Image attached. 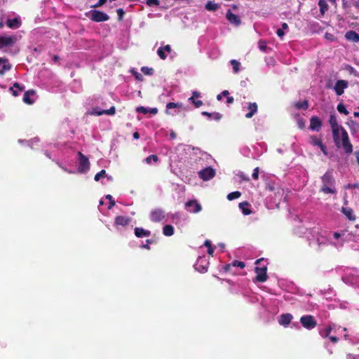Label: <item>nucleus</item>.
Here are the masks:
<instances>
[{
  "mask_svg": "<svg viewBox=\"0 0 359 359\" xmlns=\"http://www.w3.org/2000/svg\"><path fill=\"white\" fill-rule=\"evenodd\" d=\"M201 96V93L198 91H194L192 93V96L189 98V101L191 102L196 108L200 107L203 104L202 100H196L195 98H198Z\"/></svg>",
  "mask_w": 359,
  "mask_h": 359,
  "instance_id": "nucleus-20",
  "label": "nucleus"
},
{
  "mask_svg": "<svg viewBox=\"0 0 359 359\" xmlns=\"http://www.w3.org/2000/svg\"><path fill=\"white\" fill-rule=\"evenodd\" d=\"M257 104L255 102H250L248 104L249 111L245 114V118H252L257 111Z\"/></svg>",
  "mask_w": 359,
  "mask_h": 359,
  "instance_id": "nucleus-23",
  "label": "nucleus"
},
{
  "mask_svg": "<svg viewBox=\"0 0 359 359\" xmlns=\"http://www.w3.org/2000/svg\"><path fill=\"white\" fill-rule=\"evenodd\" d=\"M250 205L248 202L244 201L240 203L238 206L243 215H249L252 212V211L248 208Z\"/></svg>",
  "mask_w": 359,
  "mask_h": 359,
  "instance_id": "nucleus-26",
  "label": "nucleus"
},
{
  "mask_svg": "<svg viewBox=\"0 0 359 359\" xmlns=\"http://www.w3.org/2000/svg\"><path fill=\"white\" fill-rule=\"evenodd\" d=\"M165 217V212L161 208H155L150 212V219L153 222H159Z\"/></svg>",
  "mask_w": 359,
  "mask_h": 359,
  "instance_id": "nucleus-8",
  "label": "nucleus"
},
{
  "mask_svg": "<svg viewBox=\"0 0 359 359\" xmlns=\"http://www.w3.org/2000/svg\"><path fill=\"white\" fill-rule=\"evenodd\" d=\"M232 269H233V265L231 264H228L223 266V270L226 273H234V272L232 271Z\"/></svg>",
  "mask_w": 359,
  "mask_h": 359,
  "instance_id": "nucleus-46",
  "label": "nucleus"
},
{
  "mask_svg": "<svg viewBox=\"0 0 359 359\" xmlns=\"http://www.w3.org/2000/svg\"><path fill=\"white\" fill-rule=\"evenodd\" d=\"M146 4L149 6H159L160 2L158 0H147Z\"/></svg>",
  "mask_w": 359,
  "mask_h": 359,
  "instance_id": "nucleus-50",
  "label": "nucleus"
},
{
  "mask_svg": "<svg viewBox=\"0 0 359 359\" xmlns=\"http://www.w3.org/2000/svg\"><path fill=\"white\" fill-rule=\"evenodd\" d=\"M15 39L11 36H0V48L12 46L15 43Z\"/></svg>",
  "mask_w": 359,
  "mask_h": 359,
  "instance_id": "nucleus-11",
  "label": "nucleus"
},
{
  "mask_svg": "<svg viewBox=\"0 0 359 359\" xmlns=\"http://www.w3.org/2000/svg\"><path fill=\"white\" fill-rule=\"evenodd\" d=\"M226 18L228 21L236 26H239L241 24L240 18L233 14L230 10H229L226 14Z\"/></svg>",
  "mask_w": 359,
  "mask_h": 359,
  "instance_id": "nucleus-14",
  "label": "nucleus"
},
{
  "mask_svg": "<svg viewBox=\"0 0 359 359\" xmlns=\"http://www.w3.org/2000/svg\"><path fill=\"white\" fill-rule=\"evenodd\" d=\"M233 102H234V99H233V97H231V96H228V97H226V103H227L228 104H232Z\"/></svg>",
  "mask_w": 359,
  "mask_h": 359,
  "instance_id": "nucleus-63",
  "label": "nucleus"
},
{
  "mask_svg": "<svg viewBox=\"0 0 359 359\" xmlns=\"http://www.w3.org/2000/svg\"><path fill=\"white\" fill-rule=\"evenodd\" d=\"M329 123L330 124L331 128H335L339 127H342L338 124L336 116L334 114H331L329 119Z\"/></svg>",
  "mask_w": 359,
  "mask_h": 359,
  "instance_id": "nucleus-32",
  "label": "nucleus"
},
{
  "mask_svg": "<svg viewBox=\"0 0 359 359\" xmlns=\"http://www.w3.org/2000/svg\"><path fill=\"white\" fill-rule=\"evenodd\" d=\"M204 245L208 248V254L212 256L214 253V248L212 246L211 241L206 240L204 243Z\"/></svg>",
  "mask_w": 359,
  "mask_h": 359,
  "instance_id": "nucleus-36",
  "label": "nucleus"
},
{
  "mask_svg": "<svg viewBox=\"0 0 359 359\" xmlns=\"http://www.w3.org/2000/svg\"><path fill=\"white\" fill-rule=\"evenodd\" d=\"M255 271L256 276L255 278V282L264 283L268 279L267 268L266 266L263 267H255Z\"/></svg>",
  "mask_w": 359,
  "mask_h": 359,
  "instance_id": "nucleus-4",
  "label": "nucleus"
},
{
  "mask_svg": "<svg viewBox=\"0 0 359 359\" xmlns=\"http://www.w3.org/2000/svg\"><path fill=\"white\" fill-rule=\"evenodd\" d=\"M151 161H153L154 162H157L158 161V157L155 154H151V155L147 156L145 159V161L148 164H150Z\"/></svg>",
  "mask_w": 359,
  "mask_h": 359,
  "instance_id": "nucleus-40",
  "label": "nucleus"
},
{
  "mask_svg": "<svg viewBox=\"0 0 359 359\" xmlns=\"http://www.w3.org/2000/svg\"><path fill=\"white\" fill-rule=\"evenodd\" d=\"M106 198L108 199L109 202L108 208L109 209L112 208V207H114L115 205V201H114V200H113L112 196L110 194H108L106 196Z\"/></svg>",
  "mask_w": 359,
  "mask_h": 359,
  "instance_id": "nucleus-47",
  "label": "nucleus"
},
{
  "mask_svg": "<svg viewBox=\"0 0 359 359\" xmlns=\"http://www.w3.org/2000/svg\"><path fill=\"white\" fill-rule=\"evenodd\" d=\"M174 227L170 224H166L163 228V233L165 236H171L174 234Z\"/></svg>",
  "mask_w": 359,
  "mask_h": 359,
  "instance_id": "nucleus-29",
  "label": "nucleus"
},
{
  "mask_svg": "<svg viewBox=\"0 0 359 359\" xmlns=\"http://www.w3.org/2000/svg\"><path fill=\"white\" fill-rule=\"evenodd\" d=\"M134 233L135 236L137 238L148 237L151 235L150 231L144 229L142 227H135L134 229Z\"/></svg>",
  "mask_w": 359,
  "mask_h": 359,
  "instance_id": "nucleus-21",
  "label": "nucleus"
},
{
  "mask_svg": "<svg viewBox=\"0 0 359 359\" xmlns=\"http://www.w3.org/2000/svg\"><path fill=\"white\" fill-rule=\"evenodd\" d=\"M107 2V0H99L95 4L92 5L91 8H98L103 6Z\"/></svg>",
  "mask_w": 359,
  "mask_h": 359,
  "instance_id": "nucleus-52",
  "label": "nucleus"
},
{
  "mask_svg": "<svg viewBox=\"0 0 359 359\" xmlns=\"http://www.w3.org/2000/svg\"><path fill=\"white\" fill-rule=\"evenodd\" d=\"M341 145L346 154H351L353 151V145L350 142L348 133L346 130H343V134L341 137Z\"/></svg>",
  "mask_w": 359,
  "mask_h": 359,
  "instance_id": "nucleus-6",
  "label": "nucleus"
},
{
  "mask_svg": "<svg viewBox=\"0 0 359 359\" xmlns=\"http://www.w3.org/2000/svg\"><path fill=\"white\" fill-rule=\"evenodd\" d=\"M201 114L208 117L210 119L212 118L217 121H219L222 118V115L219 112L210 113L208 111H203Z\"/></svg>",
  "mask_w": 359,
  "mask_h": 359,
  "instance_id": "nucleus-27",
  "label": "nucleus"
},
{
  "mask_svg": "<svg viewBox=\"0 0 359 359\" xmlns=\"http://www.w3.org/2000/svg\"><path fill=\"white\" fill-rule=\"evenodd\" d=\"M309 143L313 146H318L319 147L323 144V142L320 139L318 138L317 137L313 135L310 137Z\"/></svg>",
  "mask_w": 359,
  "mask_h": 359,
  "instance_id": "nucleus-33",
  "label": "nucleus"
},
{
  "mask_svg": "<svg viewBox=\"0 0 359 359\" xmlns=\"http://www.w3.org/2000/svg\"><path fill=\"white\" fill-rule=\"evenodd\" d=\"M332 330V327L331 325H327L326 327V328L320 332V335L324 337V338H327L328 337H330V334L331 333Z\"/></svg>",
  "mask_w": 359,
  "mask_h": 359,
  "instance_id": "nucleus-37",
  "label": "nucleus"
},
{
  "mask_svg": "<svg viewBox=\"0 0 359 359\" xmlns=\"http://www.w3.org/2000/svg\"><path fill=\"white\" fill-rule=\"evenodd\" d=\"M215 170L211 167H207L198 172V176L204 181L212 179L215 176Z\"/></svg>",
  "mask_w": 359,
  "mask_h": 359,
  "instance_id": "nucleus-7",
  "label": "nucleus"
},
{
  "mask_svg": "<svg viewBox=\"0 0 359 359\" xmlns=\"http://www.w3.org/2000/svg\"><path fill=\"white\" fill-rule=\"evenodd\" d=\"M134 76H135V78L136 80L137 81H142L143 80V76L141 74L135 72H134Z\"/></svg>",
  "mask_w": 359,
  "mask_h": 359,
  "instance_id": "nucleus-57",
  "label": "nucleus"
},
{
  "mask_svg": "<svg viewBox=\"0 0 359 359\" xmlns=\"http://www.w3.org/2000/svg\"><path fill=\"white\" fill-rule=\"evenodd\" d=\"M79 156V167H78V171L81 173L86 172L89 170L90 168V162L85 155H83L81 151H79L78 153Z\"/></svg>",
  "mask_w": 359,
  "mask_h": 359,
  "instance_id": "nucleus-3",
  "label": "nucleus"
},
{
  "mask_svg": "<svg viewBox=\"0 0 359 359\" xmlns=\"http://www.w3.org/2000/svg\"><path fill=\"white\" fill-rule=\"evenodd\" d=\"M348 83L346 80H338L334 85V90L337 95H341L344 89L348 88Z\"/></svg>",
  "mask_w": 359,
  "mask_h": 359,
  "instance_id": "nucleus-9",
  "label": "nucleus"
},
{
  "mask_svg": "<svg viewBox=\"0 0 359 359\" xmlns=\"http://www.w3.org/2000/svg\"><path fill=\"white\" fill-rule=\"evenodd\" d=\"M238 176L245 181H249L250 178L247 176H245V175L243 172H241Z\"/></svg>",
  "mask_w": 359,
  "mask_h": 359,
  "instance_id": "nucleus-64",
  "label": "nucleus"
},
{
  "mask_svg": "<svg viewBox=\"0 0 359 359\" xmlns=\"http://www.w3.org/2000/svg\"><path fill=\"white\" fill-rule=\"evenodd\" d=\"M131 219L128 217L119 215L115 218L114 224L116 226H126L129 224Z\"/></svg>",
  "mask_w": 359,
  "mask_h": 359,
  "instance_id": "nucleus-17",
  "label": "nucleus"
},
{
  "mask_svg": "<svg viewBox=\"0 0 359 359\" xmlns=\"http://www.w3.org/2000/svg\"><path fill=\"white\" fill-rule=\"evenodd\" d=\"M205 8L207 11H215L218 9L219 5L215 4L211 1H209L206 3Z\"/></svg>",
  "mask_w": 359,
  "mask_h": 359,
  "instance_id": "nucleus-31",
  "label": "nucleus"
},
{
  "mask_svg": "<svg viewBox=\"0 0 359 359\" xmlns=\"http://www.w3.org/2000/svg\"><path fill=\"white\" fill-rule=\"evenodd\" d=\"M297 125L299 128L302 129L305 126V122L302 118H300L297 121Z\"/></svg>",
  "mask_w": 359,
  "mask_h": 359,
  "instance_id": "nucleus-56",
  "label": "nucleus"
},
{
  "mask_svg": "<svg viewBox=\"0 0 359 359\" xmlns=\"http://www.w3.org/2000/svg\"><path fill=\"white\" fill-rule=\"evenodd\" d=\"M294 106L297 109L306 110L309 107V101L307 100H304L302 102H297L294 104Z\"/></svg>",
  "mask_w": 359,
  "mask_h": 359,
  "instance_id": "nucleus-28",
  "label": "nucleus"
},
{
  "mask_svg": "<svg viewBox=\"0 0 359 359\" xmlns=\"http://www.w3.org/2000/svg\"><path fill=\"white\" fill-rule=\"evenodd\" d=\"M320 150L323 151V153L325 154V155H327V148L323 144V143L319 146Z\"/></svg>",
  "mask_w": 359,
  "mask_h": 359,
  "instance_id": "nucleus-62",
  "label": "nucleus"
},
{
  "mask_svg": "<svg viewBox=\"0 0 359 359\" xmlns=\"http://www.w3.org/2000/svg\"><path fill=\"white\" fill-rule=\"evenodd\" d=\"M241 196V193L238 191L231 192L227 195V198L229 201L234 200L239 198Z\"/></svg>",
  "mask_w": 359,
  "mask_h": 359,
  "instance_id": "nucleus-35",
  "label": "nucleus"
},
{
  "mask_svg": "<svg viewBox=\"0 0 359 359\" xmlns=\"http://www.w3.org/2000/svg\"><path fill=\"white\" fill-rule=\"evenodd\" d=\"M154 243V241L153 240H151V239H147V240L146 241V244L143 245L142 246V248H145V249H147V250H150V246H149V245H150V244H152V243Z\"/></svg>",
  "mask_w": 359,
  "mask_h": 359,
  "instance_id": "nucleus-54",
  "label": "nucleus"
},
{
  "mask_svg": "<svg viewBox=\"0 0 359 359\" xmlns=\"http://www.w3.org/2000/svg\"><path fill=\"white\" fill-rule=\"evenodd\" d=\"M171 50V46L170 45H166L158 48L157 50V54L161 59L165 60L167 57V53H170Z\"/></svg>",
  "mask_w": 359,
  "mask_h": 359,
  "instance_id": "nucleus-18",
  "label": "nucleus"
},
{
  "mask_svg": "<svg viewBox=\"0 0 359 359\" xmlns=\"http://www.w3.org/2000/svg\"><path fill=\"white\" fill-rule=\"evenodd\" d=\"M10 90L12 92L13 96L17 97L19 95L20 92L17 89L15 90L13 86L10 88Z\"/></svg>",
  "mask_w": 359,
  "mask_h": 359,
  "instance_id": "nucleus-59",
  "label": "nucleus"
},
{
  "mask_svg": "<svg viewBox=\"0 0 359 359\" xmlns=\"http://www.w3.org/2000/svg\"><path fill=\"white\" fill-rule=\"evenodd\" d=\"M350 130L352 133H355L359 130V124L353 121H351L349 123Z\"/></svg>",
  "mask_w": 359,
  "mask_h": 359,
  "instance_id": "nucleus-34",
  "label": "nucleus"
},
{
  "mask_svg": "<svg viewBox=\"0 0 359 359\" xmlns=\"http://www.w3.org/2000/svg\"><path fill=\"white\" fill-rule=\"evenodd\" d=\"M322 186L320 191L324 194H336L337 191L334 188L335 180L331 172H326L321 177Z\"/></svg>",
  "mask_w": 359,
  "mask_h": 359,
  "instance_id": "nucleus-1",
  "label": "nucleus"
},
{
  "mask_svg": "<svg viewBox=\"0 0 359 359\" xmlns=\"http://www.w3.org/2000/svg\"><path fill=\"white\" fill-rule=\"evenodd\" d=\"M11 68V65L3 63L2 68L0 69V74L2 75L5 73V72H7L10 70Z\"/></svg>",
  "mask_w": 359,
  "mask_h": 359,
  "instance_id": "nucleus-45",
  "label": "nucleus"
},
{
  "mask_svg": "<svg viewBox=\"0 0 359 359\" xmlns=\"http://www.w3.org/2000/svg\"><path fill=\"white\" fill-rule=\"evenodd\" d=\"M116 13H117V15H118V20H123V18L125 15V12L123 11V8H118L116 10Z\"/></svg>",
  "mask_w": 359,
  "mask_h": 359,
  "instance_id": "nucleus-51",
  "label": "nucleus"
},
{
  "mask_svg": "<svg viewBox=\"0 0 359 359\" xmlns=\"http://www.w3.org/2000/svg\"><path fill=\"white\" fill-rule=\"evenodd\" d=\"M343 130H345L343 127H339V128H335L332 129L333 140H334L335 145L337 147H340L339 133H341V135L342 136Z\"/></svg>",
  "mask_w": 359,
  "mask_h": 359,
  "instance_id": "nucleus-12",
  "label": "nucleus"
},
{
  "mask_svg": "<svg viewBox=\"0 0 359 359\" xmlns=\"http://www.w3.org/2000/svg\"><path fill=\"white\" fill-rule=\"evenodd\" d=\"M276 34L280 38H282L285 35V32L283 29H278L276 32Z\"/></svg>",
  "mask_w": 359,
  "mask_h": 359,
  "instance_id": "nucleus-61",
  "label": "nucleus"
},
{
  "mask_svg": "<svg viewBox=\"0 0 359 359\" xmlns=\"http://www.w3.org/2000/svg\"><path fill=\"white\" fill-rule=\"evenodd\" d=\"M35 93L36 92L34 90H29L27 91H25L23 97L24 102L28 104H32L34 102V100L32 99L30 97L34 95Z\"/></svg>",
  "mask_w": 359,
  "mask_h": 359,
  "instance_id": "nucleus-24",
  "label": "nucleus"
},
{
  "mask_svg": "<svg viewBox=\"0 0 359 359\" xmlns=\"http://www.w3.org/2000/svg\"><path fill=\"white\" fill-rule=\"evenodd\" d=\"M293 316L290 313H283L279 316L278 323L280 325L287 327L290 325Z\"/></svg>",
  "mask_w": 359,
  "mask_h": 359,
  "instance_id": "nucleus-15",
  "label": "nucleus"
},
{
  "mask_svg": "<svg viewBox=\"0 0 359 359\" xmlns=\"http://www.w3.org/2000/svg\"><path fill=\"white\" fill-rule=\"evenodd\" d=\"M142 72L145 75H152L154 74V69L148 67H142L141 68Z\"/></svg>",
  "mask_w": 359,
  "mask_h": 359,
  "instance_id": "nucleus-39",
  "label": "nucleus"
},
{
  "mask_svg": "<svg viewBox=\"0 0 359 359\" xmlns=\"http://www.w3.org/2000/svg\"><path fill=\"white\" fill-rule=\"evenodd\" d=\"M322 126V122L318 116H312L310 119L309 128L314 131H319Z\"/></svg>",
  "mask_w": 359,
  "mask_h": 359,
  "instance_id": "nucleus-13",
  "label": "nucleus"
},
{
  "mask_svg": "<svg viewBox=\"0 0 359 359\" xmlns=\"http://www.w3.org/2000/svg\"><path fill=\"white\" fill-rule=\"evenodd\" d=\"M347 359H359V354L354 355V354L349 353L347 355Z\"/></svg>",
  "mask_w": 359,
  "mask_h": 359,
  "instance_id": "nucleus-60",
  "label": "nucleus"
},
{
  "mask_svg": "<svg viewBox=\"0 0 359 359\" xmlns=\"http://www.w3.org/2000/svg\"><path fill=\"white\" fill-rule=\"evenodd\" d=\"M116 112V108L114 106H112L109 109H100L99 108H94L93 114L97 115V116H101L103 114H107V115H114Z\"/></svg>",
  "mask_w": 359,
  "mask_h": 359,
  "instance_id": "nucleus-16",
  "label": "nucleus"
},
{
  "mask_svg": "<svg viewBox=\"0 0 359 359\" xmlns=\"http://www.w3.org/2000/svg\"><path fill=\"white\" fill-rule=\"evenodd\" d=\"M105 176H106L105 170H102L95 175L94 180L95 181H99L100 180V178L104 177Z\"/></svg>",
  "mask_w": 359,
  "mask_h": 359,
  "instance_id": "nucleus-43",
  "label": "nucleus"
},
{
  "mask_svg": "<svg viewBox=\"0 0 359 359\" xmlns=\"http://www.w3.org/2000/svg\"><path fill=\"white\" fill-rule=\"evenodd\" d=\"M341 212L346 216V217L350 221H355L356 217L354 215L353 210L349 207H342Z\"/></svg>",
  "mask_w": 359,
  "mask_h": 359,
  "instance_id": "nucleus-19",
  "label": "nucleus"
},
{
  "mask_svg": "<svg viewBox=\"0 0 359 359\" xmlns=\"http://www.w3.org/2000/svg\"><path fill=\"white\" fill-rule=\"evenodd\" d=\"M345 38L351 41L358 43L359 42V34L353 30L347 32L345 34Z\"/></svg>",
  "mask_w": 359,
  "mask_h": 359,
  "instance_id": "nucleus-22",
  "label": "nucleus"
},
{
  "mask_svg": "<svg viewBox=\"0 0 359 359\" xmlns=\"http://www.w3.org/2000/svg\"><path fill=\"white\" fill-rule=\"evenodd\" d=\"M185 205L188 208V210L192 213L199 212L202 209L201 204L198 203L196 200L187 202Z\"/></svg>",
  "mask_w": 359,
  "mask_h": 359,
  "instance_id": "nucleus-10",
  "label": "nucleus"
},
{
  "mask_svg": "<svg viewBox=\"0 0 359 359\" xmlns=\"http://www.w3.org/2000/svg\"><path fill=\"white\" fill-rule=\"evenodd\" d=\"M231 64L233 66V69L234 72L237 73L240 69V63L236 60H231Z\"/></svg>",
  "mask_w": 359,
  "mask_h": 359,
  "instance_id": "nucleus-41",
  "label": "nucleus"
},
{
  "mask_svg": "<svg viewBox=\"0 0 359 359\" xmlns=\"http://www.w3.org/2000/svg\"><path fill=\"white\" fill-rule=\"evenodd\" d=\"M258 47H259L260 50H262L263 52H266V48H267V45H266V41H264L263 40L259 41V42H258Z\"/></svg>",
  "mask_w": 359,
  "mask_h": 359,
  "instance_id": "nucleus-42",
  "label": "nucleus"
},
{
  "mask_svg": "<svg viewBox=\"0 0 359 359\" xmlns=\"http://www.w3.org/2000/svg\"><path fill=\"white\" fill-rule=\"evenodd\" d=\"M338 111L341 114H344L345 115H348V111L346 109L345 105L342 103H340L337 105V107Z\"/></svg>",
  "mask_w": 359,
  "mask_h": 359,
  "instance_id": "nucleus-38",
  "label": "nucleus"
},
{
  "mask_svg": "<svg viewBox=\"0 0 359 359\" xmlns=\"http://www.w3.org/2000/svg\"><path fill=\"white\" fill-rule=\"evenodd\" d=\"M318 6L321 15H324L325 12L329 9V6L325 0H319Z\"/></svg>",
  "mask_w": 359,
  "mask_h": 359,
  "instance_id": "nucleus-30",
  "label": "nucleus"
},
{
  "mask_svg": "<svg viewBox=\"0 0 359 359\" xmlns=\"http://www.w3.org/2000/svg\"><path fill=\"white\" fill-rule=\"evenodd\" d=\"M300 323L306 330H313L318 323L312 315H304L300 318Z\"/></svg>",
  "mask_w": 359,
  "mask_h": 359,
  "instance_id": "nucleus-2",
  "label": "nucleus"
},
{
  "mask_svg": "<svg viewBox=\"0 0 359 359\" xmlns=\"http://www.w3.org/2000/svg\"><path fill=\"white\" fill-rule=\"evenodd\" d=\"M6 24L9 28L17 29L20 26L21 22L18 18H15L13 19H8Z\"/></svg>",
  "mask_w": 359,
  "mask_h": 359,
  "instance_id": "nucleus-25",
  "label": "nucleus"
},
{
  "mask_svg": "<svg viewBox=\"0 0 359 359\" xmlns=\"http://www.w3.org/2000/svg\"><path fill=\"white\" fill-rule=\"evenodd\" d=\"M136 111L138 113H142L144 114H147L149 112V109H147V108H146L144 107L140 106V107H138L136 109Z\"/></svg>",
  "mask_w": 359,
  "mask_h": 359,
  "instance_id": "nucleus-49",
  "label": "nucleus"
},
{
  "mask_svg": "<svg viewBox=\"0 0 359 359\" xmlns=\"http://www.w3.org/2000/svg\"><path fill=\"white\" fill-rule=\"evenodd\" d=\"M182 104L180 103H175V102H169L166 104V108L168 109H172L175 107H180Z\"/></svg>",
  "mask_w": 359,
  "mask_h": 359,
  "instance_id": "nucleus-48",
  "label": "nucleus"
},
{
  "mask_svg": "<svg viewBox=\"0 0 359 359\" xmlns=\"http://www.w3.org/2000/svg\"><path fill=\"white\" fill-rule=\"evenodd\" d=\"M259 168H255L254 169L252 175V178L254 180H258V178H259Z\"/></svg>",
  "mask_w": 359,
  "mask_h": 359,
  "instance_id": "nucleus-55",
  "label": "nucleus"
},
{
  "mask_svg": "<svg viewBox=\"0 0 359 359\" xmlns=\"http://www.w3.org/2000/svg\"><path fill=\"white\" fill-rule=\"evenodd\" d=\"M13 86L14 87V88H16L19 92L25 90V86H20V84L18 82L14 83Z\"/></svg>",
  "mask_w": 359,
  "mask_h": 359,
  "instance_id": "nucleus-53",
  "label": "nucleus"
},
{
  "mask_svg": "<svg viewBox=\"0 0 359 359\" xmlns=\"http://www.w3.org/2000/svg\"><path fill=\"white\" fill-rule=\"evenodd\" d=\"M90 20L96 22H105L109 19L107 13L98 10H93L90 11Z\"/></svg>",
  "mask_w": 359,
  "mask_h": 359,
  "instance_id": "nucleus-5",
  "label": "nucleus"
},
{
  "mask_svg": "<svg viewBox=\"0 0 359 359\" xmlns=\"http://www.w3.org/2000/svg\"><path fill=\"white\" fill-rule=\"evenodd\" d=\"M325 37L328 39L329 41H334V36L332 34L330 33H325Z\"/></svg>",
  "mask_w": 359,
  "mask_h": 359,
  "instance_id": "nucleus-58",
  "label": "nucleus"
},
{
  "mask_svg": "<svg viewBox=\"0 0 359 359\" xmlns=\"http://www.w3.org/2000/svg\"><path fill=\"white\" fill-rule=\"evenodd\" d=\"M231 264L233 267H240L241 269H243L245 266V264L243 262L235 260L233 261Z\"/></svg>",
  "mask_w": 359,
  "mask_h": 359,
  "instance_id": "nucleus-44",
  "label": "nucleus"
}]
</instances>
